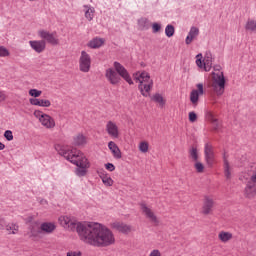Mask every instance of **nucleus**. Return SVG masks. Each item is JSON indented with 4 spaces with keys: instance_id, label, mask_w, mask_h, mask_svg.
<instances>
[{
    "instance_id": "1",
    "label": "nucleus",
    "mask_w": 256,
    "mask_h": 256,
    "mask_svg": "<svg viewBox=\"0 0 256 256\" xmlns=\"http://www.w3.org/2000/svg\"><path fill=\"white\" fill-rule=\"evenodd\" d=\"M59 223L65 229H73L76 231L83 243L91 245L92 247H109L115 243V236L107 226L100 223H75L68 216H60Z\"/></svg>"
},
{
    "instance_id": "2",
    "label": "nucleus",
    "mask_w": 256,
    "mask_h": 256,
    "mask_svg": "<svg viewBox=\"0 0 256 256\" xmlns=\"http://www.w3.org/2000/svg\"><path fill=\"white\" fill-rule=\"evenodd\" d=\"M55 151L59 153L62 157L67 159V161H70V163H73V165H76V175L77 177H85L87 175V169L89 167V161L85 157V154H83L79 150H69L67 147L56 144L54 146Z\"/></svg>"
},
{
    "instance_id": "3",
    "label": "nucleus",
    "mask_w": 256,
    "mask_h": 256,
    "mask_svg": "<svg viewBox=\"0 0 256 256\" xmlns=\"http://www.w3.org/2000/svg\"><path fill=\"white\" fill-rule=\"evenodd\" d=\"M139 81L138 89L143 97H150L151 89H153V80L148 72H142L139 77H136Z\"/></svg>"
},
{
    "instance_id": "4",
    "label": "nucleus",
    "mask_w": 256,
    "mask_h": 256,
    "mask_svg": "<svg viewBox=\"0 0 256 256\" xmlns=\"http://www.w3.org/2000/svg\"><path fill=\"white\" fill-rule=\"evenodd\" d=\"M213 75V82H212V89L216 93V95H223L225 93V76L223 72L217 74L215 72L212 73Z\"/></svg>"
},
{
    "instance_id": "5",
    "label": "nucleus",
    "mask_w": 256,
    "mask_h": 256,
    "mask_svg": "<svg viewBox=\"0 0 256 256\" xmlns=\"http://www.w3.org/2000/svg\"><path fill=\"white\" fill-rule=\"evenodd\" d=\"M246 199H254L256 197V170L252 173L244 189Z\"/></svg>"
},
{
    "instance_id": "6",
    "label": "nucleus",
    "mask_w": 256,
    "mask_h": 256,
    "mask_svg": "<svg viewBox=\"0 0 256 256\" xmlns=\"http://www.w3.org/2000/svg\"><path fill=\"white\" fill-rule=\"evenodd\" d=\"M79 69L82 73H89V71H91V56L85 51L81 52Z\"/></svg>"
},
{
    "instance_id": "7",
    "label": "nucleus",
    "mask_w": 256,
    "mask_h": 256,
    "mask_svg": "<svg viewBox=\"0 0 256 256\" xmlns=\"http://www.w3.org/2000/svg\"><path fill=\"white\" fill-rule=\"evenodd\" d=\"M114 71L119 75V77H122V79L128 83L129 85H133V80L131 79V76L129 75V72L125 68L124 65H122L119 62H114Z\"/></svg>"
},
{
    "instance_id": "8",
    "label": "nucleus",
    "mask_w": 256,
    "mask_h": 256,
    "mask_svg": "<svg viewBox=\"0 0 256 256\" xmlns=\"http://www.w3.org/2000/svg\"><path fill=\"white\" fill-rule=\"evenodd\" d=\"M39 37L44 39V41L48 42L50 45H59V38H57V32H49L47 30H40L38 32Z\"/></svg>"
},
{
    "instance_id": "9",
    "label": "nucleus",
    "mask_w": 256,
    "mask_h": 256,
    "mask_svg": "<svg viewBox=\"0 0 256 256\" xmlns=\"http://www.w3.org/2000/svg\"><path fill=\"white\" fill-rule=\"evenodd\" d=\"M204 155L208 167H213V163H215V152H213V146L211 144H205Z\"/></svg>"
},
{
    "instance_id": "10",
    "label": "nucleus",
    "mask_w": 256,
    "mask_h": 256,
    "mask_svg": "<svg viewBox=\"0 0 256 256\" xmlns=\"http://www.w3.org/2000/svg\"><path fill=\"white\" fill-rule=\"evenodd\" d=\"M197 90H192L190 93V101L194 107H197L199 103V96L203 95V83H199L196 85Z\"/></svg>"
},
{
    "instance_id": "11",
    "label": "nucleus",
    "mask_w": 256,
    "mask_h": 256,
    "mask_svg": "<svg viewBox=\"0 0 256 256\" xmlns=\"http://www.w3.org/2000/svg\"><path fill=\"white\" fill-rule=\"evenodd\" d=\"M213 207H215V200H213L211 196H205L202 206L203 215H210L213 211Z\"/></svg>"
},
{
    "instance_id": "12",
    "label": "nucleus",
    "mask_w": 256,
    "mask_h": 256,
    "mask_svg": "<svg viewBox=\"0 0 256 256\" xmlns=\"http://www.w3.org/2000/svg\"><path fill=\"white\" fill-rule=\"evenodd\" d=\"M106 79L111 83V85H118L121 82V76L113 70L112 68H108L105 73Z\"/></svg>"
},
{
    "instance_id": "13",
    "label": "nucleus",
    "mask_w": 256,
    "mask_h": 256,
    "mask_svg": "<svg viewBox=\"0 0 256 256\" xmlns=\"http://www.w3.org/2000/svg\"><path fill=\"white\" fill-rule=\"evenodd\" d=\"M29 45L36 53H43L47 47L45 40H30Z\"/></svg>"
},
{
    "instance_id": "14",
    "label": "nucleus",
    "mask_w": 256,
    "mask_h": 256,
    "mask_svg": "<svg viewBox=\"0 0 256 256\" xmlns=\"http://www.w3.org/2000/svg\"><path fill=\"white\" fill-rule=\"evenodd\" d=\"M111 227L112 229H115L116 231H119V233H123L124 235L131 233V225H127L123 222H113L111 224Z\"/></svg>"
},
{
    "instance_id": "15",
    "label": "nucleus",
    "mask_w": 256,
    "mask_h": 256,
    "mask_svg": "<svg viewBox=\"0 0 256 256\" xmlns=\"http://www.w3.org/2000/svg\"><path fill=\"white\" fill-rule=\"evenodd\" d=\"M140 207H141L142 213L145 214L147 219H149L152 223H158L157 216H155V213H153V211L150 210V208L147 207L146 204L142 203V204H140Z\"/></svg>"
},
{
    "instance_id": "16",
    "label": "nucleus",
    "mask_w": 256,
    "mask_h": 256,
    "mask_svg": "<svg viewBox=\"0 0 256 256\" xmlns=\"http://www.w3.org/2000/svg\"><path fill=\"white\" fill-rule=\"evenodd\" d=\"M197 37H199V28L192 26L190 28V31L185 39V43L186 45H191V43H193V41H195V39H197Z\"/></svg>"
},
{
    "instance_id": "17",
    "label": "nucleus",
    "mask_w": 256,
    "mask_h": 256,
    "mask_svg": "<svg viewBox=\"0 0 256 256\" xmlns=\"http://www.w3.org/2000/svg\"><path fill=\"white\" fill-rule=\"evenodd\" d=\"M30 105H35L37 107H51V101L39 98H30Z\"/></svg>"
},
{
    "instance_id": "18",
    "label": "nucleus",
    "mask_w": 256,
    "mask_h": 256,
    "mask_svg": "<svg viewBox=\"0 0 256 256\" xmlns=\"http://www.w3.org/2000/svg\"><path fill=\"white\" fill-rule=\"evenodd\" d=\"M40 123L44 127H46V129H53V127H55V119H53V117H51L48 114L42 116V119L40 120Z\"/></svg>"
},
{
    "instance_id": "19",
    "label": "nucleus",
    "mask_w": 256,
    "mask_h": 256,
    "mask_svg": "<svg viewBox=\"0 0 256 256\" xmlns=\"http://www.w3.org/2000/svg\"><path fill=\"white\" fill-rule=\"evenodd\" d=\"M103 45H105V39L99 37L93 38L87 44L90 49H99L100 47H103Z\"/></svg>"
},
{
    "instance_id": "20",
    "label": "nucleus",
    "mask_w": 256,
    "mask_h": 256,
    "mask_svg": "<svg viewBox=\"0 0 256 256\" xmlns=\"http://www.w3.org/2000/svg\"><path fill=\"white\" fill-rule=\"evenodd\" d=\"M203 65L205 71H210L211 66L213 65V54L211 51H207L204 56Z\"/></svg>"
},
{
    "instance_id": "21",
    "label": "nucleus",
    "mask_w": 256,
    "mask_h": 256,
    "mask_svg": "<svg viewBox=\"0 0 256 256\" xmlns=\"http://www.w3.org/2000/svg\"><path fill=\"white\" fill-rule=\"evenodd\" d=\"M108 148L113 153V156L115 159H121V150L119 149V146L115 144V142L111 141L108 143Z\"/></svg>"
},
{
    "instance_id": "22",
    "label": "nucleus",
    "mask_w": 256,
    "mask_h": 256,
    "mask_svg": "<svg viewBox=\"0 0 256 256\" xmlns=\"http://www.w3.org/2000/svg\"><path fill=\"white\" fill-rule=\"evenodd\" d=\"M41 231H44V233H53L55 229H57V226H55V223L52 222H43L40 225Z\"/></svg>"
},
{
    "instance_id": "23",
    "label": "nucleus",
    "mask_w": 256,
    "mask_h": 256,
    "mask_svg": "<svg viewBox=\"0 0 256 256\" xmlns=\"http://www.w3.org/2000/svg\"><path fill=\"white\" fill-rule=\"evenodd\" d=\"M87 143V138L83 134H78L73 139V145L75 147H81L82 145H85Z\"/></svg>"
},
{
    "instance_id": "24",
    "label": "nucleus",
    "mask_w": 256,
    "mask_h": 256,
    "mask_svg": "<svg viewBox=\"0 0 256 256\" xmlns=\"http://www.w3.org/2000/svg\"><path fill=\"white\" fill-rule=\"evenodd\" d=\"M218 238L221 240L222 243H227L233 239V234L230 232L221 231L218 234Z\"/></svg>"
},
{
    "instance_id": "25",
    "label": "nucleus",
    "mask_w": 256,
    "mask_h": 256,
    "mask_svg": "<svg viewBox=\"0 0 256 256\" xmlns=\"http://www.w3.org/2000/svg\"><path fill=\"white\" fill-rule=\"evenodd\" d=\"M224 175L228 181L229 179H231V166L229 165V161L225 156H224Z\"/></svg>"
},
{
    "instance_id": "26",
    "label": "nucleus",
    "mask_w": 256,
    "mask_h": 256,
    "mask_svg": "<svg viewBox=\"0 0 256 256\" xmlns=\"http://www.w3.org/2000/svg\"><path fill=\"white\" fill-rule=\"evenodd\" d=\"M206 118L208 119V121H210V123H213V129H217V127H219V120L215 117V114L208 112L206 114Z\"/></svg>"
},
{
    "instance_id": "27",
    "label": "nucleus",
    "mask_w": 256,
    "mask_h": 256,
    "mask_svg": "<svg viewBox=\"0 0 256 256\" xmlns=\"http://www.w3.org/2000/svg\"><path fill=\"white\" fill-rule=\"evenodd\" d=\"M84 9H87L85 12V17L88 21H93V13H95V8H91L89 5H84Z\"/></svg>"
},
{
    "instance_id": "28",
    "label": "nucleus",
    "mask_w": 256,
    "mask_h": 256,
    "mask_svg": "<svg viewBox=\"0 0 256 256\" xmlns=\"http://www.w3.org/2000/svg\"><path fill=\"white\" fill-rule=\"evenodd\" d=\"M152 101L159 103L161 107L165 106V98H163V96L159 93L153 95Z\"/></svg>"
},
{
    "instance_id": "29",
    "label": "nucleus",
    "mask_w": 256,
    "mask_h": 256,
    "mask_svg": "<svg viewBox=\"0 0 256 256\" xmlns=\"http://www.w3.org/2000/svg\"><path fill=\"white\" fill-rule=\"evenodd\" d=\"M189 156L192 161H199V154L197 152V147L192 146V148L189 150Z\"/></svg>"
},
{
    "instance_id": "30",
    "label": "nucleus",
    "mask_w": 256,
    "mask_h": 256,
    "mask_svg": "<svg viewBox=\"0 0 256 256\" xmlns=\"http://www.w3.org/2000/svg\"><path fill=\"white\" fill-rule=\"evenodd\" d=\"M6 230L9 232L10 235H17V231H19V226L17 224H8L6 226Z\"/></svg>"
},
{
    "instance_id": "31",
    "label": "nucleus",
    "mask_w": 256,
    "mask_h": 256,
    "mask_svg": "<svg viewBox=\"0 0 256 256\" xmlns=\"http://www.w3.org/2000/svg\"><path fill=\"white\" fill-rule=\"evenodd\" d=\"M166 37H173L175 35V26L168 24L165 28Z\"/></svg>"
},
{
    "instance_id": "32",
    "label": "nucleus",
    "mask_w": 256,
    "mask_h": 256,
    "mask_svg": "<svg viewBox=\"0 0 256 256\" xmlns=\"http://www.w3.org/2000/svg\"><path fill=\"white\" fill-rule=\"evenodd\" d=\"M246 30L247 31H256V22L254 20H249L246 23Z\"/></svg>"
},
{
    "instance_id": "33",
    "label": "nucleus",
    "mask_w": 256,
    "mask_h": 256,
    "mask_svg": "<svg viewBox=\"0 0 256 256\" xmlns=\"http://www.w3.org/2000/svg\"><path fill=\"white\" fill-rule=\"evenodd\" d=\"M108 135L112 139H118L119 138V130L118 129H107Z\"/></svg>"
},
{
    "instance_id": "34",
    "label": "nucleus",
    "mask_w": 256,
    "mask_h": 256,
    "mask_svg": "<svg viewBox=\"0 0 256 256\" xmlns=\"http://www.w3.org/2000/svg\"><path fill=\"white\" fill-rule=\"evenodd\" d=\"M194 168L196 169L197 173H203L205 171V166L203 163L195 161Z\"/></svg>"
},
{
    "instance_id": "35",
    "label": "nucleus",
    "mask_w": 256,
    "mask_h": 256,
    "mask_svg": "<svg viewBox=\"0 0 256 256\" xmlns=\"http://www.w3.org/2000/svg\"><path fill=\"white\" fill-rule=\"evenodd\" d=\"M101 179L104 185H106L107 187H111L113 185V179L111 177L102 176Z\"/></svg>"
},
{
    "instance_id": "36",
    "label": "nucleus",
    "mask_w": 256,
    "mask_h": 256,
    "mask_svg": "<svg viewBox=\"0 0 256 256\" xmlns=\"http://www.w3.org/2000/svg\"><path fill=\"white\" fill-rule=\"evenodd\" d=\"M43 92L41 90H37V89H30L29 90V95L31 97H34V99H37V97H41V94Z\"/></svg>"
},
{
    "instance_id": "37",
    "label": "nucleus",
    "mask_w": 256,
    "mask_h": 256,
    "mask_svg": "<svg viewBox=\"0 0 256 256\" xmlns=\"http://www.w3.org/2000/svg\"><path fill=\"white\" fill-rule=\"evenodd\" d=\"M139 151H141V153H147V151H149V143L141 142L139 144Z\"/></svg>"
},
{
    "instance_id": "38",
    "label": "nucleus",
    "mask_w": 256,
    "mask_h": 256,
    "mask_svg": "<svg viewBox=\"0 0 256 256\" xmlns=\"http://www.w3.org/2000/svg\"><path fill=\"white\" fill-rule=\"evenodd\" d=\"M196 58H197V59H196V65H197L198 67H200V69L203 68V65H204V64H203V60H202V59H203V55H202V54H197V55H196Z\"/></svg>"
},
{
    "instance_id": "39",
    "label": "nucleus",
    "mask_w": 256,
    "mask_h": 256,
    "mask_svg": "<svg viewBox=\"0 0 256 256\" xmlns=\"http://www.w3.org/2000/svg\"><path fill=\"white\" fill-rule=\"evenodd\" d=\"M4 137L6 141H13V132L11 130H6L4 132Z\"/></svg>"
},
{
    "instance_id": "40",
    "label": "nucleus",
    "mask_w": 256,
    "mask_h": 256,
    "mask_svg": "<svg viewBox=\"0 0 256 256\" xmlns=\"http://www.w3.org/2000/svg\"><path fill=\"white\" fill-rule=\"evenodd\" d=\"M0 57H9V50L3 46H0Z\"/></svg>"
},
{
    "instance_id": "41",
    "label": "nucleus",
    "mask_w": 256,
    "mask_h": 256,
    "mask_svg": "<svg viewBox=\"0 0 256 256\" xmlns=\"http://www.w3.org/2000/svg\"><path fill=\"white\" fill-rule=\"evenodd\" d=\"M152 31H153V33H159L161 31V24L153 23L152 24Z\"/></svg>"
},
{
    "instance_id": "42",
    "label": "nucleus",
    "mask_w": 256,
    "mask_h": 256,
    "mask_svg": "<svg viewBox=\"0 0 256 256\" xmlns=\"http://www.w3.org/2000/svg\"><path fill=\"white\" fill-rule=\"evenodd\" d=\"M34 115H35V117H37V119H39V121H41V119L43 117H45V115H47V114H45V113H43V112H41L39 110H36V111H34Z\"/></svg>"
},
{
    "instance_id": "43",
    "label": "nucleus",
    "mask_w": 256,
    "mask_h": 256,
    "mask_svg": "<svg viewBox=\"0 0 256 256\" xmlns=\"http://www.w3.org/2000/svg\"><path fill=\"white\" fill-rule=\"evenodd\" d=\"M189 121L190 123H195V121H197V114L195 112L189 113Z\"/></svg>"
},
{
    "instance_id": "44",
    "label": "nucleus",
    "mask_w": 256,
    "mask_h": 256,
    "mask_svg": "<svg viewBox=\"0 0 256 256\" xmlns=\"http://www.w3.org/2000/svg\"><path fill=\"white\" fill-rule=\"evenodd\" d=\"M106 129H117V124L113 123V121H109L106 125Z\"/></svg>"
},
{
    "instance_id": "45",
    "label": "nucleus",
    "mask_w": 256,
    "mask_h": 256,
    "mask_svg": "<svg viewBox=\"0 0 256 256\" xmlns=\"http://www.w3.org/2000/svg\"><path fill=\"white\" fill-rule=\"evenodd\" d=\"M105 167L107 171H115V165H113V163H107L105 164Z\"/></svg>"
},
{
    "instance_id": "46",
    "label": "nucleus",
    "mask_w": 256,
    "mask_h": 256,
    "mask_svg": "<svg viewBox=\"0 0 256 256\" xmlns=\"http://www.w3.org/2000/svg\"><path fill=\"white\" fill-rule=\"evenodd\" d=\"M149 256H161V252L155 249L150 252Z\"/></svg>"
},
{
    "instance_id": "47",
    "label": "nucleus",
    "mask_w": 256,
    "mask_h": 256,
    "mask_svg": "<svg viewBox=\"0 0 256 256\" xmlns=\"http://www.w3.org/2000/svg\"><path fill=\"white\" fill-rule=\"evenodd\" d=\"M5 99H7V94H5L3 91H0V103L5 101Z\"/></svg>"
},
{
    "instance_id": "48",
    "label": "nucleus",
    "mask_w": 256,
    "mask_h": 256,
    "mask_svg": "<svg viewBox=\"0 0 256 256\" xmlns=\"http://www.w3.org/2000/svg\"><path fill=\"white\" fill-rule=\"evenodd\" d=\"M66 256H81V252L70 251V252H67Z\"/></svg>"
},
{
    "instance_id": "49",
    "label": "nucleus",
    "mask_w": 256,
    "mask_h": 256,
    "mask_svg": "<svg viewBox=\"0 0 256 256\" xmlns=\"http://www.w3.org/2000/svg\"><path fill=\"white\" fill-rule=\"evenodd\" d=\"M3 149H5V144H3V142H0V151H3Z\"/></svg>"
},
{
    "instance_id": "50",
    "label": "nucleus",
    "mask_w": 256,
    "mask_h": 256,
    "mask_svg": "<svg viewBox=\"0 0 256 256\" xmlns=\"http://www.w3.org/2000/svg\"><path fill=\"white\" fill-rule=\"evenodd\" d=\"M214 69L215 71H219V69H221V66H216Z\"/></svg>"
}]
</instances>
